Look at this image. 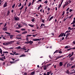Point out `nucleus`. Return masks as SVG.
<instances>
[{"label":"nucleus","mask_w":75,"mask_h":75,"mask_svg":"<svg viewBox=\"0 0 75 75\" xmlns=\"http://www.w3.org/2000/svg\"><path fill=\"white\" fill-rule=\"evenodd\" d=\"M25 44H30V45H31V44L32 45V44H33V41L30 40L29 41H28L27 42H25Z\"/></svg>","instance_id":"obj_1"},{"label":"nucleus","mask_w":75,"mask_h":75,"mask_svg":"<svg viewBox=\"0 0 75 75\" xmlns=\"http://www.w3.org/2000/svg\"><path fill=\"white\" fill-rule=\"evenodd\" d=\"M8 45H11V44H12L13 43H14V41H12L10 42H8Z\"/></svg>","instance_id":"obj_2"},{"label":"nucleus","mask_w":75,"mask_h":75,"mask_svg":"<svg viewBox=\"0 0 75 75\" xmlns=\"http://www.w3.org/2000/svg\"><path fill=\"white\" fill-rule=\"evenodd\" d=\"M33 40L34 41H40V40H41V39H33Z\"/></svg>","instance_id":"obj_3"},{"label":"nucleus","mask_w":75,"mask_h":75,"mask_svg":"<svg viewBox=\"0 0 75 75\" xmlns=\"http://www.w3.org/2000/svg\"><path fill=\"white\" fill-rule=\"evenodd\" d=\"M14 19L16 21H18L20 19L19 18L17 17H14Z\"/></svg>","instance_id":"obj_4"},{"label":"nucleus","mask_w":75,"mask_h":75,"mask_svg":"<svg viewBox=\"0 0 75 75\" xmlns=\"http://www.w3.org/2000/svg\"><path fill=\"white\" fill-rule=\"evenodd\" d=\"M21 35H18V37L17 38V39H18V40H20V39H21Z\"/></svg>","instance_id":"obj_5"},{"label":"nucleus","mask_w":75,"mask_h":75,"mask_svg":"<svg viewBox=\"0 0 75 75\" xmlns=\"http://www.w3.org/2000/svg\"><path fill=\"white\" fill-rule=\"evenodd\" d=\"M64 33H61L60 35H59V37H63L64 36Z\"/></svg>","instance_id":"obj_6"},{"label":"nucleus","mask_w":75,"mask_h":75,"mask_svg":"<svg viewBox=\"0 0 75 75\" xmlns=\"http://www.w3.org/2000/svg\"><path fill=\"white\" fill-rule=\"evenodd\" d=\"M69 35H71V33H68L66 35V38H65V39H67V38H68V36H69Z\"/></svg>","instance_id":"obj_7"},{"label":"nucleus","mask_w":75,"mask_h":75,"mask_svg":"<svg viewBox=\"0 0 75 75\" xmlns=\"http://www.w3.org/2000/svg\"><path fill=\"white\" fill-rule=\"evenodd\" d=\"M3 45H8V42H4L3 43Z\"/></svg>","instance_id":"obj_8"},{"label":"nucleus","mask_w":75,"mask_h":75,"mask_svg":"<svg viewBox=\"0 0 75 75\" xmlns=\"http://www.w3.org/2000/svg\"><path fill=\"white\" fill-rule=\"evenodd\" d=\"M7 27H6L5 28H3L2 30L4 31H7V29H6Z\"/></svg>","instance_id":"obj_9"},{"label":"nucleus","mask_w":75,"mask_h":75,"mask_svg":"<svg viewBox=\"0 0 75 75\" xmlns=\"http://www.w3.org/2000/svg\"><path fill=\"white\" fill-rule=\"evenodd\" d=\"M21 50H25L26 51L27 50V49H26V48L24 46L23 48H21Z\"/></svg>","instance_id":"obj_10"},{"label":"nucleus","mask_w":75,"mask_h":75,"mask_svg":"<svg viewBox=\"0 0 75 75\" xmlns=\"http://www.w3.org/2000/svg\"><path fill=\"white\" fill-rule=\"evenodd\" d=\"M6 6H7V2H6L4 4L3 7L4 8L6 7Z\"/></svg>","instance_id":"obj_11"},{"label":"nucleus","mask_w":75,"mask_h":75,"mask_svg":"<svg viewBox=\"0 0 75 75\" xmlns=\"http://www.w3.org/2000/svg\"><path fill=\"white\" fill-rule=\"evenodd\" d=\"M59 64L60 67H61L62 66V65H63V64H62V62H60Z\"/></svg>","instance_id":"obj_12"},{"label":"nucleus","mask_w":75,"mask_h":75,"mask_svg":"<svg viewBox=\"0 0 75 75\" xmlns=\"http://www.w3.org/2000/svg\"><path fill=\"white\" fill-rule=\"evenodd\" d=\"M50 73H49V72H47V74H46V73H45L44 74V75H50Z\"/></svg>","instance_id":"obj_13"},{"label":"nucleus","mask_w":75,"mask_h":75,"mask_svg":"<svg viewBox=\"0 0 75 75\" xmlns=\"http://www.w3.org/2000/svg\"><path fill=\"white\" fill-rule=\"evenodd\" d=\"M10 14V10H8L7 13V16H8V15H9V14Z\"/></svg>","instance_id":"obj_14"},{"label":"nucleus","mask_w":75,"mask_h":75,"mask_svg":"<svg viewBox=\"0 0 75 75\" xmlns=\"http://www.w3.org/2000/svg\"><path fill=\"white\" fill-rule=\"evenodd\" d=\"M47 67H48L47 66H45L44 67V70H47Z\"/></svg>","instance_id":"obj_15"},{"label":"nucleus","mask_w":75,"mask_h":75,"mask_svg":"<svg viewBox=\"0 0 75 75\" xmlns=\"http://www.w3.org/2000/svg\"><path fill=\"white\" fill-rule=\"evenodd\" d=\"M35 74V71H34L33 72H31L30 75H34Z\"/></svg>","instance_id":"obj_16"},{"label":"nucleus","mask_w":75,"mask_h":75,"mask_svg":"<svg viewBox=\"0 0 75 75\" xmlns=\"http://www.w3.org/2000/svg\"><path fill=\"white\" fill-rule=\"evenodd\" d=\"M59 52V50H56L54 52V53H58Z\"/></svg>","instance_id":"obj_17"},{"label":"nucleus","mask_w":75,"mask_h":75,"mask_svg":"<svg viewBox=\"0 0 75 75\" xmlns=\"http://www.w3.org/2000/svg\"><path fill=\"white\" fill-rule=\"evenodd\" d=\"M53 18H54V16H52L49 19V21H51V20H52V19H53Z\"/></svg>","instance_id":"obj_18"},{"label":"nucleus","mask_w":75,"mask_h":75,"mask_svg":"<svg viewBox=\"0 0 75 75\" xmlns=\"http://www.w3.org/2000/svg\"><path fill=\"white\" fill-rule=\"evenodd\" d=\"M28 25H29V26H30V27H34V25H32V24H28Z\"/></svg>","instance_id":"obj_19"},{"label":"nucleus","mask_w":75,"mask_h":75,"mask_svg":"<svg viewBox=\"0 0 75 75\" xmlns=\"http://www.w3.org/2000/svg\"><path fill=\"white\" fill-rule=\"evenodd\" d=\"M25 57V54H23L22 55L20 56V57Z\"/></svg>","instance_id":"obj_20"},{"label":"nucleus","mask_w":75,"mask_h":75,"mask_svg":"<svg viewBox=\"0 0 75 75\" xmlns=\"http://www.w3.org/2000/svg\"><path fill=\"white\" fill-rule=\"evenodd\" d=\"M35 18H33V19H32L31 20V21H32V22H34V21H35Z\"/></svg>","instance_id":"obj_21"},{"label":"nucleus","mask_w":75,"mask_h":75,"mask_svg":"<svg viewBox=\"0 0 75 75\" xmlns=\"http://www.w3.org/2000/svg\"><path fill=\"white\" fill-rule=\"evenodd\" d=\"M8 36H10V39H12V38H13V35H8Z\"/></svg>","instance_id":"obj_22"},{"label":"nucleus","mask_w":75,"mask_h":75,"mask_svg":"<svg viewBox=\"0 0 75 75\" xmlns=\"http://www.w3.org/2000/svg\"><path fill=\"white\" fill-rule=\"evenodd\" d=\"M63 58V56H59L57 57V59H59V58Z\"/></svg>","instance_id":"obj_23"},{"label":"nucleus","mask_w":75,"mask_h":75,"mask_svg":"<svg viewBox=\"0 0 75 75\" xmlns=\"http://www.w3.org/2000/svg\"><path fill=\"white\" fill-rule=\"evenodd\" d=\"M63 1H64V0H62L60 7H61V5H62V3H63Z\"/></svg>","instance_id":"obj_24"},{"label":"nucleus","mask_w":75,"mask_h":75,"mask_svg":"<svg viewBox=\"0 0 75 75\" xmlns=\"http://www.w3.org/2000/svg\"><path fill=\"white\" fill-rule=\"evenodd\" d=\"M75 24V21L74 20L72 23H71V24Z\"/></svg>","instance_id":"obj_25"},{"label":"nucleus","mask_w":75,"mask_h":75,"mask_svg":"<svg viewBox=\"0 0 75 75\" xmlns=\"http://www.w3.org/2000/svg\"><path fill=\"white\" fill-rule=\"evenodd\" d=\"M21 47L20 46H19L18 47H16V48L17 49V50H20V48Z\"/></svg>","instance_id":"obj_26"},{"label":"nucleus","mask_w":75,"mask_h":75,"mask_svg":"<svg viewBox=\"0 0 75 75\" xmlns=\"http://www.w3.org/2000/svg\"><path fill=\"white\" fill-rule=\"evenodd\" d=\"M42 1V0H39L38 1H37V3H39V2H41Z\"/></svg>","instance_id":"obj_27"},{"label":"nucleus","mask_w":75,"mask_h":75,"mask_svg":"<svg viewBox=\"0 0 75 75\" xmlns=\"http://www.w3.org/2000/svg\"><path fill=\"white\" fill-rule=\"evenodd\" d=\"M43 26H45V24L43 23H42L40 27H43Z\"/></svg>","instance_id":"obj_28"},{"label":"nucleus","mask_w":75,"mask_h":75,"mask_svg":"<svg viewBox=\"0 0 75 75\" xmlns=\"http://www.w3.org/2000/svg\"><path fill=\"white\" fill-rule=\"evenodd\" d=\"M3 53H5V54H8V52L3 51Z\"/></svg>","instance_id":"obj_29"},{"label":"nucleus","mask_w":75,"mask_h":75,"mask_svg":"<svg viewBox=\"0 0 75 75\" xmlns=\"http://www.w3.org/2000/svg\"><path fill=\"white\" fill-rule=\"evenodd\" d=\"M32 35L33 36V37H35L37 35V34H36L35 35Z\"/></svg>","instance_id":"obj_30"},{"label":"nucleus","mask_w":75,"mask_h":75,"mask_svg":"<svg viewBox=\"0 0 75 75\" xmlns=\"http://www.w3.org/2000/svg\"><path fill=\"white\" fill-rule=\"evenodd\" d=\"M5 33H6V34H8V35H11V33H8V32H5Z\"/></svg>","instance_id":"obj_31"},{"label":"nucleus","mask_w":75,"mask_h":75,"mask_svg":"<svg viewBox=\"0 0 75 75\" xmlns=\"http://www.w3.org/2000/svg\"><path fill=\"white\" fill-rule=\"evenodd\" d=\"M65 48L66 49H68V48H69V46H67L65 47Z\"/></svg>","instance_id":"obj_32"},{"label":"nucleus","mask_w":75,"mask_h":75,"mask_svg":"<svg viewBox=\"0 0 75 75\" xmlns=\"http://www.w3.org/2000/svg\"><path fill=\"white\" fill-rule=\"evenodd\" d=\"M31 36H32V35H28L26 37H31Z\"/></svg>","instance_id":"obj_33"},{"label":"nucleus","mask_w":75,"mask_h":75,"mask_svg":"<svg viewBox=\"0 0 75 75\" xmlns=\"http://www.w3.org/2000/svg\"><path fill=\"white\" fill-rule=\"evenodd\" d=\"M24 7V5H23L20 8V10H21L23 9V8Z\"/></svg>","instance_id":"obj_34"},{"label":"nucleus","mask_w":75,"mask_h":75,"mask_svg":"<svg viewBox=\"0 0 75 75\" xmlns=\"http://www.w3.org/2000/svg\"><path fill=\"white\" fill-rule=\"evenodd\" d=\"M12 52H13V54H14H14H15L16 53V52H15L14 51H12Z\"/></svg>","instance_id":"obj_35"},{"label":"nucleus","mask_w":75,"mask_h":75,"mask_svg":"<svg viewBox=\"0 0 75 75\" xmlns=\"http://www.w3.org/2000/svg\"><path fill=\"white\" fill-rule=\"evenodd\" d=\"M71 61H72L73 60H74V57H72L71 58Z\"/></svg>","instance_id":"obj_36"},{"label":"nucleus","mask_w":75,"mask_h":75,"mask_svg":"<svg viewBox=\"0 0 75 75\" xmlns=\"http://www.w3.org/2000/svg\"><path fill=\"white\" fill-rule=\"evenodd\" d=\"M67 63H68V62H66L65 64H64V67H65V66L66 65H67Z\"/></svg>","instance_id":"obj_37"},{"label":"nucleus","mask_w":75,"mask_h":75,"mask_svg":"<svg viewBox=\"0 0 75 75\" xmlns=\"http://www.w3.org/2000/svg\"><path fill=\"white\" fill-rule=\"evenodd\" d=\"M65 14V11H64L63 12V13H62V16H64V14Z\"/></svg>","instance_id":"obj_38"},{"label":"nucleus","mask_w":75,"mask_h":75,"mask_svg":"<svg viewBox=\"0 0 75 75\" xmlns=\"http://www.w3.org/2000/svg\"><path fill=\"white\" fill-rule=\"evenodd\" d=\"M4 36L3 35H1V37H2V38H3V39H4V40H6V38H5L4 37Z\"/></svg>","instance_id":"obj_39"},{"label":"nucleus","mask_w":75,"mask_h":75,"mask_svg":"<svg viewBox=\"0 0 75 75\" xmlns=\"http://www.w3.org/2000/svg\"><path fill=\"white\" fill-rule=\"evenodd\" d=\"M21 31H24V30H25V29L23 28L21 29Z\"/></svg>","instance_id":"obj_40"},{"label":"nucleus","mask_w":75,"mask_h":75,"mask_svg":"<svg viewBox=\"0 0 75 75\" xmlns=\"http://www.w3.org/2000/svg\"><path fill=\"white\" fill-rule=\"evenodd\" d=\"M59 54H62V51H59Z\"/></svg>","instance_id":"obj_41"},{"label":"nucleus","mask_w":75,"mask_h":75,"mask_svg":"<svg viewBox=\"0 0 75 75\" xmlns=\"http://www.w3.org/2000/svg\"><path fill=\"white\" fill-rule=\"evenodd\" d=\"M15 6V4H14V5H13L12 6V8H14V6Z\"/></svg>","instance_id":"obj_42"},{"label":"nucleus","mask_w":75,"mask_h":75,"mask_svg":"<svg viewBox=\"0 0 75 75\" xmlns=\"http://www.w3.org/2000/svg\"><path fill=\"white\" fill-rule=\"evenodd\" d=\"M69 49H70V50H72H72H75V47L73 48H70Z\"/></svg>","instance_id":"obj_43"},{"label":"nucleus","mask_w":75,"mask_h":75,"mask_svg":"<svg viewBox=\"0 0 75 75\" xmlns=\"http://www.w3.org/2000/svg\"><path fill=\"white\" fill-rule=\"evenodd\" d=\"M72 11H73V9H70L69 10V12L71 13V12H72Z\"/></svg>","instance_id":"obj_44"},{"label":"nucleus","mask_w":75,"mask_h":75,"mask_svg":"<svg viewBox=\"0 0 75 75\" xmlns=\"http://www.w3.org/2000/svg\"><path fill=\"white\" fill-rule=\"evenodd\" d=\"M44 3H45L46 4H47V3H48V1H47V0L45 1L44 2Z\"/></svg>","instance_id":"obj_45"},{"label":"nucleus","mask_w":75,"mask_h":75,"mask_svg":"<svg viewBox=\"0 0 75 75\" xmlns=\"http://www.w3.org/2000/svg\"><path fill=\"white\" fill-rule=\"evenodd\" d=\"M69 7L66 10L67 11H69Z\"/></svg>","instance_id":"obj_46"},{"label":"nucleus","mask_w":75,"mask_h":75,"mask_svg":"<svg viewBox=\"0 0 75 75\" xmlns=\"http://www.w3.org/2000/svg\"><path fill=\"white\" fill-rule=\"evenodd\" d=\"M31 3L30 2L29 5H28V7H30V6H31Z\"/></svg>","instance_id":"obj_47"},{"label":"nucleus","mask_w":75,"mask_h":75,"mask_svg":"<svg viewBox=\"0 0 75 75\" xmlns=\"http://www.w3.org/2000/svg\"><path fill=\"white\" fill-rule=\"evenodd\" d=\"M68 4H68V2H67V3H66V4L64 5H66V6H67V5H68Z\"/></svg>","instance_id":"obj_48"},{"label":"nucleus","mask_w":75,"mask_h":75,"mask_svg":"<svg viewBox=\"0 0 75 75\" xmlns=\"http://www.w3.org/2000/svg\"><path fill=\"white\" fill-rule=\"evenodd\" d=\"M21 3H20L19 4V5L18 6L19 7H21Z\"/></svg>","instance_id":"obj_49"},{"label":"nucleus","mask_w":75,"mask_h":75,"mask_svg":"<svg viewBox=\"0 0 75 75\" xmlns=\"http://www.w3.org/2000/svg\"><path fill=\"white\" fill-rule=\"evenodd\" d=\"M20 59H18L16 60L15 61V62H17V61H18Z\"/></svg>","instance_id":"obj_50"},{"label":"nucleus","mask_w":75,"mask_h":75,"mask_svg":"<svg viewBox=\"0 0 75 75\" xmlns=\"http://www.w3.org/2000/svg\"><path fill=\"white\" fill-rule=\"evenodd\" d=\"M66 6V5H65V4L63 6V8H65V6Z\"/></svg>","instance_id":"obj_51"},{"label":"nucleus","mask_w":75,"mask_h":75,"mask_svg":"<svg viewBox=\"0 0 75 75\" xmlns=\"http://www.w3.org/2000/svg\"><path fill=\"white\" fill-rule=\"evenodd\" d=\"M69 2V3H68V4H69V3H71V1H70V0H69L67 2Z\"/></svg>","instance_id":"obj_52"},{"label":"nucleus","mask_w":75,"mask_h":75,"mask_svg":"<svg viewBox=\"0 0 75 75\" xmlns=\"http://www.w3.org/2000/svg\"><path fill=\"white\" fill-rule=\"evenodd\" d=\"M15 31V32H16L17 33H20V31H19V30H16Z\"/></svg>","instance_id":"obj_53"},{"label":"nucleus","mask_w":75,"mask_h":75,"mask_svg":"<svg viewBox=\"0 0 75 75\" xmlns=\"http://www.w3.org/2000/svg\"><path fill=\"white\" fill-rule=\"evenodd\" d=\"M0 53H2V50L0 48Z\"/></svg>","instance_id":"obj_54"},{"label":"nucleus","mask_w":75,"mask_h":75,"mask_svg":"<svg viewBox=\"0 0 75 75\" xmlns=\"http://www.w3.org/2000/svg\"><path fill=\"white\" fill-rule=\"evenodd\" d=\"M66 74H68V73H69V70H67V71H66Z\"/></svg>","instance_id":"obj_55"},{"label":"nucleus","mask_w":75,"mask_h":75,"mask_svg":"<svg viewBox=\"0 0 75 75\" xmlns=\"http://www.w3.org/2000/svg\"><path fill=\"white\" fill-rule=\"evenodd\" d=\"M10 64H13V63H15V62H10Z\"/></svg>","instance_id":"obj_56"},{"label":"nucleus","mask_w":75,"mask_h":75,"mask_svg":"<svg viewBox=\"0 0 75 75\" xmlns=\"http://www.w3.org/2000/svg\"><path fill=\"white\" fill-rule=\"evenodd\" d=\"M18 27H19V28H21V25L19 24L18 25Z\"/></svg>","instance_id":"obj_57"},{"label":"nucleus","mask_w":75,"mask_h":75,"mask_svg":"<svg viewBox=\"0 0 75 75\" xmlns=\"http://www.w3.org/2000/svg\"><path fill=\"white\" fill-rule=\"evenodd\" d=\"M42 23H44V20L43 19L42 20Z\"/></svg>","instance_id":"obj_58"},{"label":"nucleus","mask_w":75,"mask_h":75,"mask_svg":"<svg viewBox=\"0 0 75 75\" xmlns=\"http://www.w3.org/2000/svg\"><path fill=\"white\" fill-rule=\"evenodd\" d=\"M26 41H29V40H28V38H26Z\"/></svg>","instance_id":"obj_59"},{"label":"nucleus","mask_w":75,"mask_h":75,"mask_svg":"<svg viewBox=\"0 0 75 75\" xmlns=\"http://www.w3.org/2000/svg\"><path fill=\"white\" fill-rule=\"evenodd\" d=\"M71 27H69L68 28V30H71Z\"/></svg>","instance_id":"obj_60"},{"label":"nucleus","mask_w":75,"mask_h":75,"mask_svg":"<svg viewBox=\"0 0 75 75\" xmlns=\"http://www.w3.org/2000/svg\"><path fill=\"white\" fill-rule=\"evenodd\" d=\"M47 10L49 12V11L50 10V8H49V7L47 9Z\"/></svg>","instance_id":"obj_61"},{"label":"nucleus","mask_w":75,"mask_h":75,"mask_svg":"<svg viewBox=\"0 0 75 75\" xmlns=\"http://www.w3.org/2000/svg\"><path fill=\"white\" fill-rule=\"evenodd\" d=\"M69 33V30H67L66 32L65 33Z\"/></svg>","instance_id":"obj_62"},{"label":"nucleus","mask_w":75,"mask_h":75,"mask_svg":"<svg viewBox=\"0 0 75 75\" xmlns=\"http://www.w3.org/2000/svg\"><path fill=\"white\" fill-rule=\"evenodd\" d=\"M27 73H26V72L24 73V75H27Z\"/></svg>","instance_id":"obj_63"},{"label":"nucleus","mask_w":75,"mask_h":75,"mask_svg":"<svg viewBox=\"0 0 75 75\" xmlns=\"http://www.w3.org/2000/svg\"><path fill=\"white\" fill-rule=\"evenodd\" d=\"M72 27H75V24L73 25Z\"/></svg>","instance_id":"obj_64"}]
</instances>
